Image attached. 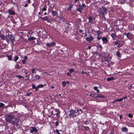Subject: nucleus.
<instances>
[{
    "mask_svg": "<svg viewBox=\"0 0 134 134\" xmlns=\"http://www.w3.org/2000/svg\"><path fill=\"white\" fill-rule=\"evenodd\" d=\"M102 39L103 42H106L107 41V40L106 37H102Z\"/></svg>",
    "mask_w": 134,
    "mask_h": 134,
    "instance_id": "14",
    "label": "nucleus"
},
{
    "mask_svg": "<svg viewBox=\"0 0 134 134\" xmlns=\"http://www.w3.org/2000/svg\"><path fill=\"white\" fill-rule=\"evenodd\" d=\"M127 98V97L126 96H125V97H123V98H123V99H126Z\"/></svg>",
    "mask_w": 134,
    "mask_h": 134,
    "instance_id": "64",
    "label": "nucleus"
},
{
    "mask_svg": "<svg viewBox=\"0 0 134 134\" xmlns=\"http://www.w3.org/2000/svg\"><path fill=\"white\" fill-rule=\"evenodd\" d=\"M43 85L40 84V85H38V87L39 88H42L43 87Z\"/></svg>",
    "mask_w": 134,
    "mask_h": 134,
    "instance_id": "36",
    "label": "nucleus"
},
{
    "mask_svg": "<svg viewBox=\"0 0 134 134\" xmlns=\"http://www.w3.org/2000/svg\"><path fill=\"white\" fill-rule=\"evenodd\" d=\"M56 111L57 112L55 114L57 116H58L59 115V114L60 113V112L59 111V110L58 109H57L56 110Z\"/></svg>",
    "mask_w": 134,
    "mask_h": 134,
    "instance_id": "20",
    "label": "nucleus"
},
{
    "mask_svg": "<svg viewBox=\"0 0 134 134\" xmlns=\"http://www.w3.org/2000/svg\"><path fill=\"white\" fill-rule=\"evenodd\" d=\"M62 85L63 86H65L66 85V82L65 81H63L62 82Z\"/></svg>",
    "mask_w": 134,
    "mask_h": 134,
    "instance_id": "28",
    "label": "nucleus"
},
{
    "mask_svg": "<svg viewBox=\"0 0 134 134\" xmlns=\"http://www.w3.org/2000/svg\"><path fill=\"white\" fill-rule=\"evenodd\" d=\"M32 130L35 132H36L38 131L34 127H32Z\"/></svg>",
    "mask_w": 134,
    "mask_h": 134,
    "instance_id": "19",
    "label": "nucleus"
},
{
    "mask_svg": "<svg viewBox=\"0 0 134 134\" xmlns=\"http://www.w3.org/2000/svg\"><path fill=\"white\" fill-rule=\"evenodd\" d=\"M0 37L1 38L2 40H4L6 39V36H5V35H3L1 34V35H0Z\"/></svg>",
    "mask_w": 134,
    "mask_h": 134,
    "instance_id": "9",
    "label": "nucleus"
},
{
    "mask_svg": "<svg viewBox=\"0 0 134 134\" xmlns=\"http://www.w3.org/2000/svg\"><path fill=\"white\" fill-rule=\"evenodd\" d=\"M97 47L100 48V49L99 50H100V51H102V47L101 45L100 44L98 45Z\"/></svg>",
    "mask_w": 134,
    "mask_h": 134,
    "instance_id": "21",
    "label": "nucleus"
},
{
    "mask_svg": "<svg viewBox=\"0 0 134 134\" xmlns=\"http://www.w3.org/2000/svg\"><path fill=\"white\" fill-rule=\"evenodd\" d=\"M79 7L80 8V9L81 10H83V7H82V6H81V5L80 4L79 5Z\"/></svg>",
    "mask_w": 134,
    "mask_h": 134,
    "instance_id": "42",
    "label": "nucleus"
},
{
    "mask_svg": "<svg viewBox=\"0 0 134 134\" xmlns=\"http://www.w3.org/2000/svg\"><path fill=\"white\" fill-rule=\"evenodd\" d=\"M26 60H22V63L23 64H25L26 63Z\"/></svg>",
    "mask_w": 134,
    "mask_h": 134,
    "instance_id": "49",
    "label": "nucleus"
},
{
    "mask_svg": "<svg viewBox=\"0 0 134 134\" xmlns=\"http://www.w3.org/2000/svg\"><path fill=\"white\" fill-rule=\"evenodd\" d=\"M111 36L113 39H115L116 36L115 34L114 33H112L111 34Z\"/></svg>",
    "mask_w": 134,
    "mask_h": 134,
    "instance_id": "15",
    "label": "nucleus"
},
{
    "mask_svg": "<svg viewBox=\"0 0 134 134\" xmlns=\"http://www.w3.org/2000/svg\"><path fill=\"white\" fill-rule=\"evenodd\" d=\"M69 71L70 73H71L72 72H74V70L73 68L70 69L69 70Z\"/></svg>",
    "mask_w": 134,
    "mask_h": 134,
    "instance_id": "31",
    "label": "nucleus"
},
{
    "mask_svg": "<svg viewBox=\"0 0 134 134\" xmlns=\"http://www.w3.org/2000/svg\"><path fill=\"white\" fill-rule=\"evenodd\" d=\"M97 97L99 98H103L105 97L104 95L100 94H97Z\"/></svg>",
    "mask_w": 134,
    "mask_h": 134,
    "instance_id": "10",
    "label": "nucleus"
},
{
    "mask_svg": "<svg viewBox=\"0 0 134 134\" xmlns=\"http://www.w3.org/2000/svg\"><path fill=\"white\" fill-rule=\"evenodd\" d=\"M5 120L7 122L12 124L14 126L16 125L18 129L19 128V122L20 119L15 118L14 115L11 114H8L6 116Z\"/></svg>",
    "mask_w": 134,
    "mask_h": 134,
    "instance_id": "1",
    "label": "nucleus"
},
{
    "mask_svg": "<svg viewBox=\"0 0 134 134\" xmlns=\"http://www.w3.org/2000/svg\"><path fill=\"white\" fill-rule=\"evenodd\" d=\"M116 54L119 57H120V53L119 51H118L116 53Z\"/></svg>",
    "mask_w": 134,
    "mask_h": 134,
    "instance_id": "33",
    "label": "nucleus"
},
{
    "mask_svg": "<svg viewBox=\"0 0 134 134\" xmlns=\"http://www.w3.org/2000/svg\"><path fill=\"white\" fill-rule=\"evenodd\" d=\"M107 9L106 7H103L100 8V11L99 12V15L102 17H105L104 15L107 13Z\"/></svg>",
    "mask_w": 134,
    "mask_h": 134,
    "instance_id": "3",
    "label": "nucleus"
},
{
    "mask_svg": "<svg viewBox=\"0 0 134 134\" xmlns=\"http://www.w3.org/2000/svg\"><path fill=\"white\" fill-rule=\"evenodd\" d=\"M28 4H26L25 5H24V7H26L28 6Z\"/></svg>",
    "mask_w": 134,
    "mask_h": 134,
    "instance_id": "56",
    "label": "nucleus"
},
{
    "mask_svg": "<svg viewBox=\"0 0 134 134\" xmlns=\"http://www.w3.org/2000/svg\"><path fill=\"white\" fill-rule=\"evenodd\" d=\"M39 18L40 19H41V20H42L43 21H46L48 23H49V18L47 16L43 17H40Z\"/></svg>",
    "mask_w": 134,
    "mask_h": 134,
    "instance_id": "4",
    "label": "nucleus"
},
{
    "mask_svg": "<svg viewBox=\"0 0 134 134\" xmlns=\"http://www.w3.org/2000/svg\"><path fill=\"white\" fill-rule=\"evenodd\" d=\"M122 100L123 98H120L119 99H116V101H121Z\"/></svg>",
    "mask_w": 134,
    "mask_h": 134,
    "instance_id": "38",
    "label": "nucleus"
},
{
    "mask_svg": "<svg viewBox=\"0 0 134 134\" xmlns=\"http://www.w3.org/2000/svg\"><path fill=\"white\" fill-rule=\"evenodd\" d=\"M132 34L130 32L128 33L126 35V37L129 40H131V37H132Z\"/></svg>",
    "mask_w": 134,
    "mask_h": 134,
    "instance_id": "5",
    "label": "nucleus"
},
{
    "mask_svg": "<svg viewBox=\"0 0 134 134\" xmlns=\"http://www.w3.org/2000/svg\"><path fill=\"white\" fill-rule=\"evenodd\" d=\"M59 19H60V20L61 21H64L65 20V19L64 18H63L62 17H60Z\"/></svg>",
    "mask_w": 134,
    "mask_h": 134,
    "instance_id": "25",
    "label": "nucleus"
},
{
    "mask_svg": "<svg viewBox=\"0 0 134 134\" xmlns=\"http://www.w3.org/2000/svg\"><path fill=\"white\" fill-rule=\"evenodd\" d=\"M31 93H32L31 92H30V93H27L26 94V96H29L30 95V94H31Z\"/></svg>",
    "mask_w": 134,
    "mask_h": 134,
    "instance_id": "44",
    "label": "nucleus"
},
{
    "mask_svg": "<svg viewBox=\"0 0 134 134\" xmlns=\"http://www.w3.org/2000/svg\"><path fill=\"white\" fill-rule=\"evenodd\" d=\"M33 132L34 131L32 130V129L30 130V132L31 133H33Z\"/></svg>",
    "mask_w": 134,
    "mask_h": 134,
    "instance_id": "57",
    "label": "nucleus"
},
{
    "mask_svg": "<svg viewBox=\"0 0 134 134\" xmlns=\"http://www.w3.org/2000/svg\"><path fill=\"white\" fill-rule=\"evenodd\" d=\"M67 74L69 76H71V74H70V73L69 72H68L67 73Z\"/></svg>",
    "mask_w": 134,
    "mask_h": 134,
    "instance_id": "54",
    "label": "nucleus"
},
{
    "mask_svg": "<svg viewBox=\"0 0 134 134\" xmlns=\"http://www.w3.org/2000/svg\"><path fill=\"white\" fill-rule=\"evenodd\" d=\"M73 6V4H71L69 5V7H68V9H69L70 10L72 8V7Z\"/></svg>",
    "mask_w": 134,
    "mask_h": 134,
    "instance_id": "26",
    "label": "nucleus"
},
{
    "mask_svg": "<svg viewBox=\"0 0 134 134\" xmlns=\"http://www.w3.org/2000/svg\"><path fill=\"white\" fill-rule=\"evenodd\" d=\"M114 43L115 45L118 44L119 43L118 42V41L117 42H115Z\"/></svg>",
    "mask_w": 134,
    "mask_h": 134,
    "instance_id": "51",
    "label": "nucleus"
},
{
    "mask_svg": "<svg viewBox=\"0 0 134 134\" xmlns=\"http://www.w3.org/2000/svg\"><path fill=\"white\" fill-rule=\"evenodd\" d=\"M81 6L82 7H84L86 6V5L85 4L82 3V5H81Z\"/></svg>",
    "mask_w": 134,
    "mask_h": 134,
    "instance_id": "53",
    "label": "nucleus"
},
{
    "mask_svg": "<svg viewBox=\"0 0 134 134\" xmlns=\"http://www.w3.org/2000/svg\"><path fill=\"white\" fill-rule=\"evenodd\" d=\"M97 91V93H99V90L97 89V90H96Z\"/></svg>",
    "mask_w": 134,
    "mask_h": 134,
    "instance_id": "63",
    "label": "nucleus"
},
{
    "mask_svg": "<svg viewBox=\"0 0 134 134\" xmlns=\"http://www.w3.org/2000/svg\"><path fill=\"white\" fill-rule=\"evenodd\" d=\"M4 105L3 103H0V108L3 107Z\"/></svg>",
    "mask_w": 134,
    "mask_h": 134,
    "instance_id": "34",
    "label": "nucleus"
},
{
    "mask_svg": "<svg viewBox=\"0 0 134 134\" xmlns=\"http://www.w3.org/2000/svg\"><path fill=\"white\" fill-rule=\"evenodd\" d=\"M96 32L98 35H100V34L101 33V32L100 30H97L96 31Z\"/></svg>",
    "mask_w": 134,
    "mask_h": 134,
    "instance_id": "29",
    "label": "nucleus"
},
{
    "mask_svg": "<svg viewBox=\"0 0 134 134\" xmlns=\"http://www.w3.org/2000/svg\"><path fill=\"white\" fill-rule=\"evenodd\" d=\"M77 1L78 2H79V0H75L74 2V3H75Z\"/></svg>",
    "mask_w": 134,
    "mask_h": 134,
    "instance_id": "61",
    "label": "nucleus"
},
{
    "mask_svg": "<svg viewBox=\"0 0 134 134\" xmlns=\"http://www.w3.org/2000/svg\"><path fill=\"white\" fill-rule=\"evenodd\" d=\"M38 88H38V86L37 87H36L35 88V91H38Z\"/></svg>",
    "mask_w": 134,
    "mask_h": 134,
    "instance_id": "52",
    "label": "nucleus"
},
{
    "mask_svg": "<svg viewBox=\"0 0 134 134\" xmlns=\"http://www.w3.org/2000/svg\"><path fill=\"white\" fill-rule=\"evenodd\" d=\"M36 39V38L33 37H31L28 38V40H33Z\"/></svg>",
    "mask_w": 134,
    "mask_h": 134,
    "instance_id": "16",
    "label": "nucleus"
},
{
    "mask_svg": "<svg viewBox=\"0 0 134 134\" xmlns=\"http://www.w3.org/2000/svg\"><path fill=\"white\" fill-rule=\"evenodd\" d=\"M55 44V43L54 42H53L51 44V46H54Z\"/></svg>",
    "mask_w": 134,
    "mask_h": 134,
    "instance_id": "32",
    "label": "nucleus"
},
{
    "mask_svg": "<svg viewBox=\"0 0 134 134\" xmlns=\"http://www.w3.org/2000/svg\"><path fill=\"white\" fill-rule=\"evenodd\" d=\"M89 96H91V97H93V96H92V94H89Z\"/></svg>",
    "mask_w": 134,
    "mask_h": 134,
    "instance_id": "62",
    "label": "nucleus"
},
{
    "mask_svg": "<svg viewBox=\"0 0 134 134\" xmlns=\"http://www.w3.org/2000/svg\"><path fill=\"white\" fill-rule=\"evenodd\" d=\"M7 57L8 58V59L10 60H12V56L11 55H7Z\"/></svg>",
    "mask_w": 134,
    "mask_h": 134,
    "instance_id": "22",
    "label": "nucleus"
},
{
    "mask_svg": "<svg viewBox=\"0 0 134 134\" xmlns=\"http://www.w3.org/2000/svg\"><path fill=\"white\" fill-rule=\"evenodd\" d=\"M52 13L53 15L55 16L58 13L56 11L52 10Z\"/></svg>",
    "mask_w": 134,
    "mask_h": 134,
    "instance_id": "12",
    "label": "nucleus"
},
{
    "mask_svg": "<svg viewBox=\"0 0 134 134\" xmlns=\"http://www.w3.org/2000/svg\"><path fill=\"white\" fill-rule=\"evenodd\" d=\"M79 32H80V33H81V32H82L83 31H82V30H81V29H80V30H79Z\"/></svg>",
    "mask_w": 134,
    "mask_h": 134,
    "instance_id": "58",
    "label": "nucleus"
},
{
    "mask_svg": "<svg viewBox=\"0 0 134 134\" xmlns=\"http://www.w3.org/2000/svg\"><path fill=\"white\" fill-rule=\"evenodd\" d=\"M19 58L18 57L15 56L13 58V60L15 62H16L18 59Z\"/></svg>",
    "mask_w": 134,
    "mask_h": 134,
    "instance_id": "18",
    "label": "nucleus"
},
{
    "mask_svg": "<svg viewBox=\"0 0 134 134\" xmlns=\"http://www.w3.org/2000/svg\"><path fill=\"white\" fill-rule=\"evenodd\" d=\"M128 116L130 118H132L133 117V115L131 114H128Z\"/></svg>",
    "mask_w": 134,
    "mask_h": 134,
    "instance_id": "30",
    "label": "nucleus"
},
{
    "mask_svg": "<svg viewBox=\"0 0 134 134\" xmlns=\"http://www.w3.org/2000/svg\"><path fill=\"white\" fill-rule=\"evenodd\" d=\"M88 19L89 20L88 23H91V21L93 20V16H90L88 18Z\"/></svg>",
    "mask_w": 134,
    "mask_h": 134,
    "instance_id": "11",
    "label": "nucleus"
},
{
    "mask_svg": "<svg viewBox=\"0 0 134 134\" xmlns=\"http://www.w3.org/2000/svg\"><path fill=\"white\" fill-rule=\"evenodd\" d=\"M118 42L120 44H122V43H122L123 42L122 41H121V40H119V41H118Z\"/></svg>",
    "mask_w": 134,
    "mask_h": 134,
    "instance_id": "50",
    "label": "nucleus"
},
{
    "mask_svg": "<svg viewBox=\"0 0 134 134\" xmlns=\"http://www.w3.org/2000/svg\"><path fill=\"white\" fill-rule=\"evenodd\" d=\"M32 73H35V69H32Z\"/></svg>",
    "mask_w": 134,
    "mask_h": 134,
    "instance_id": "47",
    "label": "nucleus"
},
{
    "mask_svg": "<svg viewBox=\"0 0 134 134\" xmlns=\"http://www.w3.org/2000/svg\"><path fill=\"white\" fill-rule=\"evenodd\" d=\"M15 68L16 69H19L20 68V67L19 65H17L15 66Z\"/></svg>",
    "mask_w": 134,
    "mask_h": 134,
    "instance_id": "45",
    "label": "nucleus"
},
{
    "mask_svg": "<svg viewBox=\"0 0 134 134\" xmlns=\"http://www.w3.org/2000/svg\"><path fill=\"white\" fill-rule=\"evenodd\" d=\"M93 88L95 90H96L98 89V87L97 86H95L93 87Z\"/></svg>",
    "mask_w": 134,
    "mask_h": 134,
    "instance_id": "46",
    "label": "nucleus"
},
{
    "mask_svg": "<svg viewBox=\"0 0 134 134\" xmlns=\"http://www.w3.org/2000/svg\"><path fill=\"white\" fill-rule=\"evenodd\" d=\"M101 36L100 35H98L97 36V39L98 40H99L101 38Z\"/></svg>",
    "mask_w": 134,
    "mask_h": 134,
    "instance_id": "35",
    "label": "nucleus"
},
{
    "mask_svg": "<svg viewBox=\"0 0 134 134\" xmlns=\"http://www.w3.org/2000/svg\"><path fill=\"white\" fill-rule=\"evenodd\" d=\"M121 130L122 132H128V129L126 127H123L121 128Z\"/></svg>",
    "mask_w": 134,
    "mask_h": 134,
    "instance_id": "8",
    "label": "nucleus"
},
{
    "mask_svg": "<svg viewBox=\"0 0 134 134\" xmlns=\"http://www.w3.org/2000/svg\"><path fill=\"white\" fill-rule=\"evenodd\" d=\"M46 46H47L48 47H49L51 46V44L49 43H47L46 44Z\"/></svg>",
    "mask_w": 134,
    "mask_h": 134,
    "instance_id": "43",
    "label": "nucleus"
},
{
    "mask_svg": "<svg viewBox=\"0 0 134 134\" xmlns=\"http://www.w3.org/2000/svg\"><path fill=\"white\" fill-rule=\"evenodd\" d=\"M127 33H126V32H125V33H123V35H127Z\"/></svg>",
    "mask_w": 134,
    "mask_h": 134,
    "instance_id": "60",
    "label": "nucleus"
},
{
    "mask_svg": "<svg viewBox=\"0 0 134 134\" xmlns=\"http://www.w3.org/2000/svg\"><path fill=\"white\" fill-rule=\"evenodd\" d=\"M93 39V37L91 36L90 37H87L86 38V41H88L89 42H91V41Z\"/></svg>",
    "mask_w": 134,
    "mask_h": 134,
    "instance_id": "6",
    "label": "nucleus"
},
{
    "mask_svg": "<svg viewBox=\"0 0 134 134\" xmlns=\"http://www.w3.org/2000/svg\"><path fill=\"white\" fill-rule=\"evenodd\" d=\"M75 113V111L74 110H71L69 114L68 115L71 118V116H74V114Z\"/></svg>",
    "mask_w": 134,
    "mask_h": 134,
    "instance_id": "7",
    "label": "nucleus"
},
{
    "mask_svg": "<svg viewBox=\"0 0 134 134\" xmlns=\"http://www.w3.org/2000/svg\"><path fill=\"white\" fill-rule=\"evenodd\" d=\"M9 13L11 15H14L15 14V13L14 11L12 10H11L9 11Z\"/></svg>",
    "mask_w": 134,
    "mask_h": 134,
    "instance_id": "13",
    "label": "nucleus"
},
{
    "mask_svg": "<svg viewBox=\"0 0 134 134\" xmlns=\"http://www.w3.org/2000/svg\"><path fill=\"white\" fill-rule=\"evenodd\" d=\"M76 10H77L80 13H82V11H81V10L80 9V8L79 7V8H78L76 9Z\"/></svg>",
    "mask_w": 134,
    "mask_h": 134,
    "instance_id": "27",
    "label": "nucleus"
},
{
    "mask_svg": "<svg viewBox=\"0 0 134 134\" xmlns=\"http://www.w3.org/2000/svg\"><path fill=\"white\" fill-rule=\"evenodd\" d=\"M118 47L120 48V47L122 46L123 45V44H120L119 43L118 44Z\"/></svg>",
    "mask_w": 134,
    "mask_h": 134,
    "instance_id": "37",
    "label": "nucleus"
},
{
    "mask_svg": "<svg viewBox=\"0 0 134 134\" xmlns=\"http://www.w3.org/2000/svg\"><path fill=\"white\" fill-rule=\"evenodd\" d=\"M27 58V57L26 56H24V59L25 60H26V59Z\"/></svg>",
    "mask_w": 134,
    "mask_h": 134,
    "instance_id": "59",
    "label": "nucleus"
},
{
    "mask_svg": "<svg viewBox=\"0 0 134 134\" xmlns=\"http://www.w3.org/2000/svg\"><path fill=\"white\" fill-rule=\"evenodd\" d=\"M47 10V9L46 7H43L42 9V11H46Z\"/></svg>",
    "mask_w": 134,
    "mask_h": 134,
    "instance_id": "39",
    "label": "nucleus"
},
{
    "mask_svg": "<svg viewBox=\"0 0 134 134\" xmlns=\"http://www.w3.org/2000/svg\"><path fill=\"white\" fill-rule=\"evenodd\" d=\"M35 77L36 79L37 80L39 79L40 77V76H39L38 75H36Z\"/></svg>",
    "mask_w": 134,
    "mask_h": 134,
    "instance_id": "24",
    "label": "nucleus"
},
{
    "mask_svg": "<svg viewBox=\"0 0 134 134\" xmlns=\"http://www.w3.org/2000/svg\"><path fill=\"white\" fill-rule=\"evenodd\" d=\"M15 37L12 35H6V41L7 42L9 43L10 42L13 44V42L14 41Z\"/></svg>",
    "mask_w": 134,
    "mask_h": 134,
    "instance_id": "2",
    "label": "nucleus"
},
{
    "mask_svg": "<svg viewBox=\"0 0 134 134\" xmlns=\"http://www.w3.org/2000/svg\"><path fill=\"white\" fill-rule=\"evenodd\" d=\"M83 127L85 128L86 130H89V128L88 127H86L83 126Z\"/></svg>",
    "mask_w": 134,
    "mask_h": 134,
    "instance_id": "40",
    "label": "nucleus"
},
{
    "mask_svg": "<svg viewBox=\"0 0 134 134\" xmlns=\"http://www.w3.org/2000/svg\"><path fill=\"white\" fill-rule=\"evenodd\" d=\"M32 89H35L36 87H35V84H32Z\"/></svg>",
    "mask_w": 134,
    "mask_h": 134,
    "instance_id": "41",
    "label": "nucleus"
},
{
    "mask_svg": "<svg viewBox=\"0 0 134 134\" xmlns=\"http://www.w3.org/2000/svg\"><path fill=\"white\" fill-rule=\"evenodd\" d=\"M16 77H18L19 79H21L22 78H23V79H24V77L20 75H17Z\"/></svg>",
    "mask_w": 134,
    "mask_h": 134,
    "instance_id": "23",
    "label": "nucleus"
},
{
    "mask_svg": "<svg viewBox=\"0 0 134 134\" xmlns=\"http://www.w3.org/2000/svg\"><path fill=\"white\" fill-rule=\"evenodd\" d=\"M114 79V78L113 77H111L108 78L107 79V80L108 81H110L111 80H113Z\"/></svg>",
    "mask_w": 134,
    "mask_h": 134,
    "instance_id": "17",
    "label": "nucleus"
},
{
    "mask_svg": "<svg viewBox=\"0 0 134 134\" xmlns=\"http://www.w3.org/2000/svg\"><path fill=\"white\" fill-rule=\"evenodd\" d=\"M79 110L80 112H79V114H80L82 113V111L81 109H79Z\"/></svg>",
    "mask_w": 134,
    "mask_h": 134,
    "instance_id": "48",
    "label": "nucleus"
},
{
    "mask_svg": "<svg viewBox=\"0 0 134 134\" xmlns=\"http://www.w3.org/2000/svg\"><path fill=\"white\" fill-rule=\"evenodd\" d=\"M55 125L56 126H58V123L57 121L55 123Z\"/></svg>",
    "mask_w": 134,
    "mask_h": 134,
    "instance_id": "55",
    "label": "nucleus"
}]
</instances>
